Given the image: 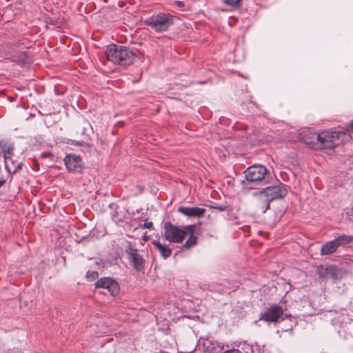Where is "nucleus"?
Masks as SVG:
<instances>
[{
  "instance_id": "obj_27",
  "label": "nucleus",
  "mask_w": 353,
  "mask_h": 353,
  "mask_svg": "<svg viewBox=\"0 0 353 353\" xmlns=\"http://www.w3.org/2000/svg\"><path fill=\"white\" fill-rule=\"evenodd\" d=\"M5 183V181L3 179H0V187L2 186Z\"/></svg>"
},
{
  "instance_id": "obj_15",
  "label": "nucleus",
  "mask_w": 353,
  "mask_h": 353,
  "mask_svg": "<svg viewBox=\"0 0 353 353\" xmlns=\"http://www.w3.org/2000/svg\"><path fill=\"white\" fill-rule=\"evenodd\" d=\"M189 236L185 243L182 245V248L189 249L194 246L197 243V237L194 235V225H192L191 232H188Z\"/></svg>"
},
{
  "instance_id": "obj_6",
  "label": "nucleus",
  "mask_w": 353,
  "mask_h": 353,
  "mask_svg": "<svg viewBox=\"0 0 353 353\" xmlns=\"http://www.w3.org/2000/svg\"><path fill=\"white\" fill-rule=\"evenodd\" d=\"M95 286L97 288H101L102 290L101 292L105 295L116 296L119 292L118 283L110 277L101 278L96 282Z\"/></svg>"
},
{
  "instance_id": "obj_16",
  "label": "nucleus",
  "mask_w": 353,
  "mask_h": 353,
  "mask_svg": "<svg viewBox=\"0 0 353 353\" xmlns=\"http://www.w3.org/2000/svg\"><path fill=\"white\" fill-rule=\"evenodd\" d=\"M334 240L337 243L338 247H339L340 245H344L352 242L353 236L343 234L336 238Z\"/></svg>"
},
{
  "instance_id": "obj_22",
  "label": "nucleus",
  "mask_w": 353,
  "mask_h": 353,
  "mask_svg": "<svg viewBox=\"0 0 353 353\" xmlns=\"http://www.w3.org/2000/svg\"><path fill=\"white\" fill-rule=\"evenodd\" d=\"M254 199H254V205H255L256 209L258 210V211L262 212L261 208L257 204V198L256 196H254ZM263 202H260V206L263 205Z\"/></svg>"
},
{
  "instance_id": "obj_24",
  "label": "nucleus",
  "mask_w": 353,
  "mask_h": 353,
  "mask_svg": "<svg viewBox=\"0 0 353 353\" xmlns=\"http://www.w3.org/2000/svg\"><path fill=\"white\" fill-rule=\"evenodd\" d=\"M350 130L353 132V120L347 125V128L345 129V132H347Z\"/></svg>"
},
{
  "instance_id": "obj_23",
  "label": "nucleus",
  "mask_w": 353,
  "mask_h": 353,
  "mask_svg": "<svg viewBox=\"0 0 353 353\" xmlns=\"http://www.w3.org/2000/svg\"><path fill=\"white\" fill-rule=\"evenodd\" d=\"M152 222H145L143 224L142 228L150 229L152 228Z\"/></svg>"
},
{
  "instance_id": "obj_9",
  "label": "nucleus",
  "mask_w": 353,
  "mask_h": 353,
  "mask_svg": "<svg viewBox=\"0 0 353 353\" xmlns=\"http://www.w3.org/2000/svg\"><path fill=\"white\" fill-rule=\"evenodd\" d=\"M65 165L70 172H80L83 169L84 164L80 157L74 154H67L63 159Z\"/></svg>"
},
{
  "instance_id": "obj_5",
  "label": "nucleus",
  "mask_w": 353,
  "mask_h": 353,
  "mask_svg": "<svg viewBox=\"0 0 353 353\" xmlns=\"http://www.w3.org/2000/svg\"><path fill=\"white\" fill-rule=\"evenodd\" d=\"M173 18L170 14L160 12L149 17L145 23L157 32H165L173 24Z\"/></svg>"
},
{
  "instance_id": "obj_13",
  "label": "nucleus",
  "mask_w": 353,
  "mask_h": 353,
  "mask_svg": "<svg viewBox=\"0 0 353 353\" xmlns=\"http://www.w3.org/2000/svg\"><path fill=\"white\" fill-rule=\"evenodd\" d=\"M152 244L159 252L161 256L164 259L169 257L172 254V250L167 245L162 244L159 241H154Z\"/></svg>"
},
{
  "instance_id": "obj_7",
  "label": "nucleus",
  "mask_w": 353,
  "mask_h": 353,
  "mask_svg": "<svg viewBox=\"0 0 353 353\" xmlns=\"http://www.w3.org/2000/svg\"><path fill=\"white\" fill-rule=\"evenodd\" d=\"M284 309L283 307L273 304L270 305L266 310L261 314L259 320L264 321L268 323H276L283 316Z\"/></svg>"
},
{
  "instance_id": "obj_14",
  "label": "nucleus",
  "mask_w": 353,
  "mask_h": 353,
  "mask_svg": "<svg viewBox=\"0 0 353 353\" xmlns=\"http://www.w3.org/2000/svg\"><path fill=\"white\" fill-rule=\"evenodd\" d=\"M337 243L334 239L327 242L323 245L321 249V254L322 255H327L334 253L338 248Z\"/></svg>"
},
{
  "instance_id": "obj_3",
  "label": "nucleus",
  "mask_w": 353,
  "mask_h": 353,
  "mask_svg": "<svg viewBox=\"0 0 353 353\" xmlns=\"http://www.w3.org/2000/svg\"><path fill=\"white\" fill-rule=\"evenodd\" d=\"M287 191L285 188L279 185H275L270 186L262 191L254 192V196L257 198L258 205H260V202H263V205L259 207L262 210V213H265L269 208L270 201L284 197Z\"/></svg>"
},
{
  "instance_id": "obj_8",
  "label": "nucleus",
  "mask_w": 353,
  "mask_h": 353,
  "mask_svg": "<svg viewBox=\"0 0 353 353\" xmlns=\"http://www.w3.org/2000/svg\"><path fill=\"white\" fill-rule=\"evenodd\" d=\"M267 172L266 168L261 165H254L249 167L245 171V179L248 182H257L261 181Z\"/></svg>"
},
{
  "instance_id": "obj_12",
  "label": "nucleus",
  "mask_w": 353,
  "mask_h": 353,
  "mask_svg": "<svg viewBox=\"0 0 353 353\" xmlns=\"http://www.w3.org/2000/svg\"><path fill=\"white\" fill-rule=\"evenodd\" d=\"M313 134H319V133L313 132L310 130H303L299 134L298 138L300 141L304 142L310 147L317 149V143L313 138Z\"/></svg>"
},
{
  "instance_id": "obj_17",
  "label": "nucleus",
  "mask_w": 353,
  "mask_h": 353,
  "mask_svg": "<svg viewBox=\"0 0 353 353\" xmlns=\"http://www.w3.org/2000/svg\"><path fill=\"white\" fill-rule=\"evenodd\" d=\"M330 274L334 279H339L342 277L343 272L336 268H330Z\"/></svg>"
},
{
  "instance_id": "obj_10",
  "label": "nucleus",
  "mask_w": 353,
  "mask_h": 353,
  "mask_svg": "<svg viewBox=\"0 0 353 353\" xmlns=\"http://www.w3.org/2000/svg\"><path fill=\"white\" fill-rule=\"evenodd\" d=\"M126 252L128 254L129 260L136 270L141 271L144 269L145 261L136 249L129 247Z\"/></svg>"
},
{
  "instance_id": "obj_21",
  "label": "nucleus",
  "mask_w": 353,
  "mask_h": 353,
  "mask_svg": "<svg viewBox=\"0 0 353 353\" xmlns=\"http://www.w3.org/2000/svg\"><path fill=\"white\" fill-rule=\"evenodd\" d=\"M222 353H243V352L239 350L232 348L231 350H225Z\"/></svg>"
},
{
  "instance_id": "obj_11",
  "label": "nucleus",
  "mask_w": 353,
  "mask_h": 353,
  "mask_svg": "<svg viewBox=\"0 0 353 353\" xmlns=\"http://www.w3.org/2000/svg\"><path fill=\"white\" fill-rule=\"evenodd\" d=\"M178 211L188 217H201L205 212L204 208L198 207L189 208L181 206L178 208Z\"/></svg>"
},
{
  "instance_id": "obj_1",
  "label": "nucleus",
  "mask_w": 353,
  "mask_h": 353,
  "mask_svg": "<svg viewBox=\"0 0 353 353\" xmlns=\"http://www.w3.org/2000/svg\"><path fill=\"white\" fill-rule=\"evenodd\" d=\"M313 138L317 143V149H322L334 148L341 143L347 142L352 137L343 131L330 130L313 134Z\"/></svg>"
},
{
  "instance_id": "obj_25",
  "label": "nucleus",
  "mask_w": 353,
  "mask_h": 353,
  "mask_svg": "<svg viewBox=\"0 0 353 353\" xmlns=\"http://www.w3.org/2000/svg\"><path fill=\"white\" fill-rule=\"evenodd\" d=\"M212 208H215V209H217L219 211H225L227 209L226 206H221V205H220V206H213Z\"/></svg>"
},
{
  "instance_id": "obj_18",
  "label": "nucleus",
  "mask_w": 353,
  "mask_h": 353,
  "mask_svg": "<svg viewBox=\"0 0 353 353\" xmlns=\"http://www.w3.org/2000/svg\"><path fill=\"white\" fill-rule=\"evenodd\" d=\"M241 0H223L224 3L232 8H238L240 7Z\"/></svg>"
},
{
  "instance_id": "obj_20",
  "label": "nucleus",
  "mask_w": 353,
  "mask_h": 353,
  "mask_svg": "<svg viewBox=\"0 0 353 353\" xmlns=\"http://www.w3.org/2000/svg\"><path fill=\"white\" fill-rule=\"evenodd\" d=\"M4 158H5L6 166H8V163L10 162H12V159L10 158V151L6 152L4 153Z\"/></svg>"
},
{
  "instance_id": "obj_19",
  "label": "nucleus",
  "mask_w": 353,
  "mask_h": 353,
  "mask_svg": "<svg viewBox=\"0 0 353 353\" xmlns=\"http://www.w3.org/2000/svg\"><path fill=\"white\" fill-rule=\"evenodd\" d=\"M87 277L90 281L94 280L95 279H97L98 277V272L96 271H91V272L88 271L87 272Z\"/></svg>"
},
{
  "instance_id": "obj_4",
  "label": "nucleus",
  "mask_w": 353,
  "mask_h": 353,
  "mask_svg": "<svg viewBox=\"0 0 353 353\" xmlns=\"http://www.w3.org/2000/svg\"><path fill=\"white\" fill-rule=\"evenodd\" d=\"M164 238L170 243H181L187 236L188 232H191L192 225L177 227L170 222H165L163 225Z\"/></svg>"
},
{
  "instance_id": "obj_26",
  "label": "nucleus",
  "mask_w": 353,
  "mask_h": 353,
  "mask_svg": "<svg viewBox=\"0 0 353 353\" xmlns=\"http://www.w3.org/2000/svg\"><path fill=\"white\" fill-rule=\"evenodd\" d=\"M176 5L179 7H183L184 6V3L183 1H176Z\"/></svg>"
},
{
  "instance_id": "obj_2",
  "label": "nucleus",
  "mask_w": 353,
  "mask_h": 353,
  "mask_svg": "<svg viewBox=\"0 0 353 353\" xmlns=\"http://www.w3.org/2000/svg\"><path fill=\"white\" fill-rule=\"evenodd\" d=\"M105 57L108 61L115 64L129 65L134 60L133 52L125 46L112 44L108 46L105 50Z\"/></svg>"
}]
</instances>
